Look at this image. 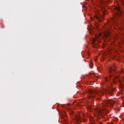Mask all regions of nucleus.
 I'll return each mask as SVG.
<instances>
[{"instance_id":"8","label":"nucleus","mask_w":124,"mask_h":124,"mask_svg":"<svg viewBox=\"0 0 124 124\" xmlns=\"http://www.w3.org/2000/svg\"><path fill=\"white\" fill-rule=\"evenodd\" d=\"M93 44H94V42H93Z\"/></svg>"},{"instance_id":"6","label":"nucleus","mask_w":124,"mask_h":124,"mask_svg":"<svg viewBox=\"0 0 124 124\" xmlns=\"http://www.w3.org/2000/svg\"><path fill=\"white\" fill-rule=\"evenodd\" d=\"M95 62H97V58L95 59Z\"/></svg>"},{"instance_id":"5","label":"nucleus","mask_w":124,"mask_h":124,"mask_svg":"<svg viewBox=\"0 0 124 124\" xmlns=\"http://www.w3.org/2000/svg\"><path fill=\"white\" fill-rule=\"evenodd\" d=\"M95 18L97 19V20H98V21H99V22H101V20H100V18H99V17H97V16H95Z\"/></svg>"},{"instance_id":"4","label":"nucleus","mask_w":124,"mask_h":124,"mask_svg":"<svg viewBox=\"0 0 124 124\" xmlns=\"http://www.w3.org/2000/svg\"><path fill=\"white\" fill-rule=\"evenodd\" d=\"M93 62H91L90 63V67L92 68V67H93Z\"/></svg>"},{"instance_id":"7","label":"nucleus","mask_w":124,"mask_h":124,"mask_svg":"<svg viewBox=\"0 0 124 124\" xmlns=\"http://www.w3.org/2000/svg\"><path fill=\"white\" fill-rule=\"evenodd\" d=\"M115 102H116L114 101V102H113V103H115Z\"/></svg>"},{"instance_id":"3","label":"nucleus","mask_w":124,"mask_h":124,"mask_svg":"<svg viewBox=\"0 0 124 124\" xmlns=\"http://www.w3.org/2000/svg\"><path fill=\"white\" fill-rule=\"evenodd\" d=\"M108 91L109 92V93H113L114 92V90H113L112 89L108 88Z\"/></svg>"},{"instance_id":"2","label":"nucleus","mask_w":124,"mask_h":124,"mask_svg":"<svg viewBox=\"0 0 124 124\" xmlns=\"http://www.w3.org/2000/svg\"><path fill=\"white\" fill-rule=\"evenodd\" d=\"M116 10H117L118 12L121 13V9L120 8V7H115Z\"/></svg>"},{"instance_id":"1","label":"nucleus","mask_w":124,"mask_h":124,"mask_svg":"<svg viewBox=\"0 0 124 124\" xmlns=\"http://www.w3.org/2000/svg\"><path fill=\"white\" fill-rule=\"evenodd\" d=\"M76 120L78 122H82V118L80 115H78L76 117Z\"/></svg>"}]
</instances>
